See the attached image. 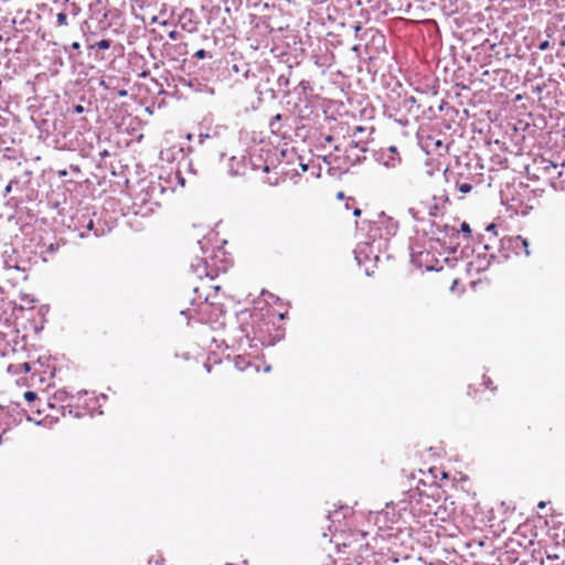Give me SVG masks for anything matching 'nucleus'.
Here are the masks:
<instances>
[{
  "label": "nucleus",
  "instance_id": "nucleus-37",
  "mask_svg": "<svg viewBox=\"0 0 565 565\" xmlns=\"http://www.w3.org/2000/svg\"><path fill=\"white\" fill-rule=\"evenodd\" d=\"M324 141L330 143V142H332V141H333V137H332V136H327V137L324 138Z\"/></svg>",
  "mask_w": 565,
  "mask_h": 565
},
{
  "label": "nucleus",
  "instance_id": "nucleus-25",
  "mask_svg": "<svg viewBox=\"0 0 565 565\" xmlns=\"http://www.w3.org/2000/svg\"><path fill=\"white\" fill-rule=\"evenodd\" d=\"M298 86L299 88H301L303 93H306L307 89L310 87V83L308 81H300Z\"/></svg>",
  "mask_w": 565,
  "mask_h": 565
},
{
  "label": "nucleus",
  "instance_id": "nucleus-20",
  "mask_svg": "<svg viewBox=\"0 0 565 565\" xmlns=\"http://www.w3.org/2000/svg\"><path fill=\"white\" fill-rule=\"evenodd\" d=\"M458 231L459 233L461 232L466 237H469L471 235V228L467 222H462L460 225V230Z\"/></svg>",
  "mask_w": 565,
  "mask_h": 565
},
{
  "label": "nucleus",
  "instance_id": "nucleus-2",
  "mask_svg": "<svg viewBox=\"0 0 565 565\" xmlns=\"http://www.w3.org/2000/svg\"><path fill=\"white\" fill-rule=\"evenodd\" d=\"M264 355H225L227 366H234L238 371L258 373Z\"/></svg>",
  "mask_w": 565,
  "mask_h": 565
},
{
  "label": "nucleus",
  "instance_id": "nucleus-12",
  "mask_svg": "<svg viewBox=\"0 0 565 565\" xmlns=\"http://www.w3.org/2000/svg\"><path fill=\"white\" fill-rule=\"evenodd\" d=\"M202 358H205L203 361V367L206 370L207 373L211 372L213 364H222L224 363L223 359L220 358V355H206L202 354Z\"/></svg>",
  "mask_w": 565,
  "mask_h": 565
},
{
  "label": "nucleus",
  "instance_id": "nucleus-9",
  "mask_svg": "<svg viewBox=\"0 0 565 565\" xmlns=\"http://www.w3.org/2000/svg\"><path fill=\"white\" fill-rule=\"evenodd\" d=\"M191 269L199 278L211 276L209 264L205 258H196L195 262L191 264Z\"/></svg>",
  "mask_w": 565,
  "mask_h": 565
},
{
  "label": "nucleus",
  "instance_id": "nucleus-24",
  "mask_svg": "<svg viewBox=\"0 0 565 565\" xmlns=\"http://www.w3.org/2000/svg\"><path fill=\"white\" fill-rule=\"evenodd\" d=\"M19 367H21L22 372H24V373H29L32 370V365L29 362L19 364Z\"/></svg>",
  "mask_w": 565,
  "mask_h": 565
},
{
  "label": "nucleus",
  "instance_id": "nucleus-14",
  "mask_svg": "<svg viewBox=\"0 0 565 565\" xmlns=\"http://www.w3.org/2000/svg\"><path fill=\"white\" fill-rule=\"evenodd\" d=\"M111 45V41L108 40V39H103L98 42H96L95 44H90L89 45V50H95V49H98V50H108Z\"/></svg>",
  "mask_w": 565,
  "mask_h": 565
},
{
  "label": "nucleus",
  "instance_id": "nucleus-45",
  "mask_svg": "<svg viewBox=\"0 0 565 565\" xmlns=\"http://www.w3.org/2000/svg\"><path fill=\"white\" fill-rule=\"evenodd\" d=\"M269 370H270V365H269V364H266V365L264 366V371H265V372H268Z\"/></svg>",
  "mask_w": 565,
  "mask_h": 565
},
{
  "label": "nucleus",
  "instance_id": "nucleus-40",
  "mask_svg": "<svg viewBox=\"0 0 565 565\" xmlns=\"http://www.w3.org/2000/svg\"><path fill=\"white\" fill-rule=\"evenodd\" d=\"M546 507V503L541 501L539 504H537V508L539 509H544Z\"/></svg>",
  "mask_w": 565,
  "mask_h": 565
},
{
  "label": "nucleus",
  "instance_id": "nucleus-51",
  "mask_svg": "<svg viewBox=\"0 0 565 565\" xmlns=\"http://www.w3.org/2000/svg\"><path fill=\"white\" fill-rule=\"evenodd\" d=\"M338 198H339V199H342V198H343V193H342V192H340V193L338 194Z\"/></svg>",
  "mask_w": 565,
  "mask_h": 565
},
{
  "label": "nucleus",
  "instance_id": "nucleus-36",
  "mask_svg": "<svg viewBox=\"0 0 565 565\" xmlns=\"http://www.w3.org/2000/svg\"><path fill=\"white\" fill-rule=\"evenodd\" d=\"M361 213H362V212H361V210H360V209H355V210L353 211V215H354V216H360V215H361Z\"/></svg>",
  "mask_w": 565,
  "mask_h": 565
},
{
  "label": "nucleus",
  "instance_id": "nucleus-1",
  "mask_svg": "<svg viewBox=\"0 0 565 565\" xmlns=\"http://www.w3.org/2000/svg\"><path fill=\"white\" fill-rule=\"evenodd\" d=\"M367 241L360 243L355 250V259L360 262V254L370 257L375 250L380 252L388 237L394 235L397 230V223L392 218L381 215L377 221L369 224Z\"/></svg>",
  "mask_w": 565,
  "mask_h": 565
},
{
  "label": "nucleus",
  "instance_id": "nucleus-15",
  "mask_svg": "<svg viewBox=\"0 0 565 565\" xmlns=\"http://www.w3.org/2000/svg\"><path fill=\"white\" fill-rule=\"evenodd\" d=\"M13 189L22 191V189L19 186V181L15 179L11 180L7 184V186L4 188V191H3V196L7 198L13 191Z\"/></svg>",
  "mask_w": 565,
  "mask_h": 565
},
{
  "label": "nucleus",
  "instance_id": "nucleus-54",
  "mask_svg": "<svg viewBox=\"0 0 565 565\" xmlns=\"http://www.w3.org/2000/svg\"><path fill=\"white\" fill-rule=\"evenodd\" d=\"M196 300H191V305L194 306Z\"/></svg>",
  "mask_w": 565,
  "mask_h": 565
},
{
  "label": "nucleus",
  "instance_id": "nucleus-39",
  "mask_svg": "<svg viewBox=\"0 0 565 565\" xmlns=\"http://www.w3.org/2000/svg\"><path fill=\"white\" fill-rule=\"evenodd\" d=\"M435 146H436L437 148H440V147H443L444 145H443V141H441V140H436Z\"/></svg>",
  "mask_w": 565,
  "mask_h": 565
},
{
  "label": "nucleus",
  "instance_id": "nucleus-16",
  "mask_svg": "<svg viewBox=\"0 0 565 565\" xmlns=\"http://www.w3.org/2000/svg\"><path fill=\"white\" fill-rule=\"evenodd\" d=\"M56 22H57V25L60 26H65L67 25V14L65 12H60L57 13L56 15Z\"/></svg>",
  "mask_w": 565,
  "mask_h": 565
},
{
  "label": "nucleus",
  "instance_id": "nucleus-8",
  "mask_svg": "<svg viewBox=\"0 0 565 565\" xmlns=\"http://www.w3.org/2000/svg\"><path fill=\"white\" fill-rule=\"evenodd\" d=\"M377 160L386 168H396L402 161L395 146H391L386 150H383L379 154Z\"/></svg>",
  "mask_w": 565,
  "mask_h": 565
},
{
  "label": "nucleus",
  "instance_id": "nucleus-50",
  "mask_svg": "<svg viewBox=\"0 0 565 565\" xmlns=\"http://www.w3.org/2000/svg\"><path fill=\"white\" fill-rule=\"evenodd\" d=\"M79 236H81V237H85V236H86V233L81 232V233H79Z\"/></svg>",
  "mask_w": 565,
  "mask_h": 565
},
{
  "label": "nucleus",
  "instance_id": "nucleus-35",
  "mask_svg": "<svg viewBox=\"0 0 565 565\" xmlns=\"http://www.w3.org/2000/svg\"><path fill=\"white\" fill-rule=\"evenodd\" d=\"M199 138H200V142L202 143V142L204 141V139L209 138V135H202V134H201V135L199 136Z\"/></svg>",
  "mask_w": 565,
  "mask_h": 565
},
{
  "label": "nucleus",
  "instance_id": "nucleus-32",
  "mask_svg": "<svg viewBox=\"0 0 565 565\" xmlns=\"http://www.w3.org/2000/svg\"><path fill=\"white\" fill-rule=\"evenodd\" d=\"M483 385L487 387V388H490V385L492 384L491 380L489 377H487L486 375H483Z\"/></svg>",
  "mask_w": 565,
  "mask_h": 565
},
{
  "label": "nucleus",
  "instance_id": "nucleus-38",
  "mask_svg": "<svg viewBox=\"0 0 565 565\" xmlns=\"http://www.w3.org/2000/svg\"><path fill=\"white\" fill-rule=\"evenodd\" d=\"M207 298H209V295H205V296L200 295V296H199V300H200L201 302H202V299H203L204 301H206V300H207Z\"/></svg>",
  "mask_w": 565,
  "mask_h": 565
},
{
  "label": "nucleus",
  "instance_id": "nucleus-30",
  "mask_svg": "<svg viewBox=\"0 0 565 565\" xmlns=\"http://www.w3.org/2000/svg\"><path fill=\"white\" fill-rule=\"evenodd\" d=\"M278 81H279V85L287 86L289 84L288 77H285L284 75H281Z\"/></svg>",
  "mask_w": 565,
  "mask_h": 565
},
{
  "label": "nucleus",
  "instance_id": "nucleus-53",
  "mask_svg": "<svg viewBox=\"0 0 565 565\" xmlns=\"http://www.w3.org/2000/svg\"><path fill=\"white\" fill-rule=\"evenodd\" d=\"M58 394H60V395H62V394H66V392H65V391H63V392H62V391H58Z\"/></svg>",
  "mask_w": 565,
  "mask_h": 565
},
{
  "label": "nucleus",
  "instance_id": "nucleus-27",
  "mask_svg": "<svg viewBox=\"0 0 565 565\" xmlns=\"http://www.w3.org/2000/svg\"><path fill=\"white\" fill-rule=\"evenodd\" d=\"M245 342L248 344V347H249L250 349H256V348H257V344H256V343H254V339H253V340H252V339H249V337H248V335H246V337H245Z\"/></svg>",
  "mask_w": 565,
  "mask_h": 565
},
{
  "label": "nucleus",
  "instance_id": "nucleus-47",
  "mask_svg": "<svg viewBox=\"0 0 565 565\" xmlns=\"http://www.w3.org/2000/svg\"><path fill=\"white\" fill-rule=\"evenodd\" d=\"M140 76H141V77H147V76H148V73H147V72H142V73L140 74Z\"/></svg>",
  "mask_w": 565,
  "mask_h": 565
},
{
  "label": "nucleus",
  "instance_id": "nucleus-44",
  "mask_svg": "<svg viewBox=\"0 0 565 565\" xmlns=\"http://www.w3.org/2000/svg\"><path fill=\"white\" fill-rule=\"evenodd\" d=\"M447 103L446 102H441L440 106H439V110H444V106L446 105Z\"/></svg>",
  "mask_w": 565,
  "mask_h": 565
},
{
  "label": "nucleus",
  "instance_id": "nucleus-6",
  "mask_svg": "<svg viewBox=\"0 0 565 565\" xmlns=\"http://www.w3.org/2000/svg\"><path fill=\"white\" fill-rule=\"evenodd\" d=\"M52 355H39L36 363L33 365L34 373H38L41 377V381H45L46 376L54 377L55 376V366L51 365Z\"/></svg>",
  "mask_w": 565,
  "mask_h": 565
},
{
  "label": "nucleus",
  "instance_id": "nucleus-41",
  "mask_svg": "<svg viewBox=\"0 0 565 565\" xmlns=\"http://www.w3.org/2000/svg\"><path fill=\"white\" fill-rule=\"evenodd\" d=\"M428 113H429L428 117L435 116V111H434L433 107L428 108Z\"/></svg>",
  "mask_w": 565,
  "mask_h": 565
},
{
  "label": "nucleus",
  "instance_id": "nucleus-23",
  "mask_svg": "<svg viewBox=\"0 0 565 565\" xmlns=\"http://www.w3.org/2000/svg\"><path fill=\"white\" fill-rule=\"evenodd\" d=\"M8 372H9V373H12V374H18V373H21V372H22V369H21V367H19V364H18V365H12V364H10V365L8 366Z\"/></svg>",
  "mask_w": 565,
  "mask_h": 565
},
{
  "label": "nucleus",
  "instance_id": "nucleus-52",
  "mask_svg": "<svg viewBox=\"0 0 565 565\" xmlns=\"http://www.w3.org/2000/svg\"><path fill=\"white\" fill-rule=\"evenodd\" d=\"M199 291V288L198 287H194L193 288V292H198Z\"/></svg>",
  "mask_w": 565,
  "mask_h": 565
},
{
  "label": "nucleus",
  "instance_id": "nucleus-26",
  "mask_svg": "<svg viewBox=\"0 0 565 565\" xmlns=\"http://www.w3.org/2000/svg\"><path fill=\"white\" fill-rule=\"evenodd\" d=\"M537 47L540 51H546L550 49V42L547 40H545V41L541 42Z\"/></svg>",
  "mask_w": 565,
  "mask_h": 565
},
{
  "label": "nucleus",
  "instance_id": "nucleus-48",
  "mask_svg": "<svg viewBox=\"0 0 565 565\" xmlns=\"http://www.w3.org/2000/svg\"><path fill=\"white\" fill-rule=\"evenodd\" d=\"M179 182L184 185V179L183 178H179Z\"/></svg>",
  "mask_w": 565,
  "mask_h": 565
},
{
  "label": "nucleus",
  "instance_id": "nucleus-13",
  "mask_svg": "<svg viewBox=\"0 0 565 565\" xmlns=\"http://www.w3.org/2000/svg\"><path fill=\"white\" fill-rule=\"evenodd\" d=\"M403 104H404V107L407 109V111L411 114L415 113L417 115V111L420 108V105L417 104V100L414 96L406 97L404 99Z\"/></svg>",
  "mask_w": 565,
  "mask_h": 565
},
{
  "label": "nucleus",
  "instance_id": "nucleus-3",
  "mask_svg": "<svg viewBox=\"0 0 565 565\" xmlns=\"http://www.w3.org/2000/svg\"><path fill=\"white\" fill-rule=\"evenodd\" d=\"M431 234L436 237L437 242L447 246L449 253L455 254L457 252L458 243H456V239L459 236V231L455 226L434 224Z\"/></svg>",
  "mask_w": 565,
  "mask_h": 565
},
{
  "label": "nucleus",
  "instance_id": "nucleus-28",
  "mask_svg": "<svg viewBox=\"0 0 565 565\" xmlns=\"http://www.w3.org/2000/svg\"><path fill=\"white\" fill-rule=\"evenodd\" d=\"M74 113L76 114H83L85 111V108L82 105H75L73 107Z\"/></svg>",
  "mask_w": 565,
  "mask_h": 565
},
{
  "label": "nucleus",
  "instance_id": "nucleus-42",
  "mask_svg": "<svg viewBox=\"0 0 565 565\" xmlns=\"http://www.w3.org/2000/svg\"><path fill=\"white\" fill-rule=\"evenodd\" d=\"M119 96L124 97L127 95V90L122 89L118 93Z\"/></svg>",
  "mask_w": 565,
  "mask_h": 565
},
{
  "label": "nucleus",
  "instance_id": "nucleus-29",
  "mask_svg": "<svg viewBox=\"0 0 565 565\" xmlns=\"http://www.w3.org/2000/svg\"><path fill=\"white\" fill-rule=\"evenodd\" d=\"M194 310L193 309H184V310H181V315L185 316L188 319H190L192 317V312Z\"/></svg>",
  "mask_w": 565,
  "mask_h": 565
},
{
  "label": "nucleus",
  "instance_id": "nucleus-46",
  "mask_svg": "<svg viewBox=\"0 0 565 565\" xmlns=\"http://www.w3.org/2000/svg\"><path fill=\"white\" fill-rule=\"evenodd\" d=\"M301 169H302V171H307L308 170V166L307 164H301Z\"/></svg>",
  "mask_w": 565,
  "mask_h": 565
},
{
  "label": "nucleus",
  "instance_id": "nucleus-4",
  "mask_svg": "<svg viewBox=\"0 0 565 565\" xmlns=\"http://www.w3.org/2000/svg\"><path fill=\"white\" fill-rule=\"evenodd\" d=\"M188 53V44L184 41L178 43L166 41L162 44L161 54L166 60L170 62L184 61Z\"/></svg>",
  "mask_w": 565,
  "mask_h": 565
},
{
  "label": "nucleus",
  "instance_id": "nucleus-43",
  "mask_svg": "<svg viewBox=\"0 0 565 565\" xmlns=\"http://www.w3.org/2000/svg\"><path fill=\"white\" fill-rule=\"evenodd\" d=\"M163 563H164L163 559H161V561L157 559L154 565H164Z\"/></svg>",
  "mask_w": 565,
  "mask_h": 565
},
{
  "label": "nucleus",
  "instance_id": "nucleus-31",
  "mask_svg": "<svg viewBox=\"0 0 565 565\" xmlns=\"http://www.w3.org/2000/svg\"><path fill=\"white\" fill-rule=\"evenodd\" d=\"M495 228V225L493 223L489 224L487 227H486V231L487 232H491L493 233V235L495 236L497 235V232L494 231Z\"/></svg>",
  "mask_w": 565,
  "mask_h": 565
},
{
  "label": "nucleus",
  "instance_id": "nucleus-33",
  "mask_svg": "<svg viewBox=\"0 0 565 565\" xmlns=\"http://www.w3.org/2000/svg\"><path fill=\"white\" fill-rule=\"evenodd\" d=\"M362 30V26L360 24H356L354 26V31H355V36L358 38L359 36V32Z\"/></svg>",
  "mask_w": 565,
  "mask_h": 565
},
{
  "label": "nucleus",
  "instance_id": "nucleus-11",
  "mask_svg": "<svg viewBox=\"0 0 565 565\" xmlns=\"http://www.w3.org/2000/svg\"><path fill=\"white\" fill-rule=\"evenodd\" d=\"M185 85H188L190 88H192L195 92H205L209 94H213L214 89L210 87L207 84L199 82L196 78H190L185 82Z\"/></svg>",
  "mask_w": 565,
  "mask_h": 565
},
{
  "label": "nucleus",
  "instance_id": "nucleus-18",
  "mask_svg": "<svg viewBox=\"0 0 565 565\" xmlns=\"http://www.w3.org/2000/svg\"><path fill=\"white\" fill-rule=\"evenodd\" d=\"M193 57L199 58V60H204V58H206V57H210V58H211V57H212V55H211L207 51H205V50H203V49H200V50H198V51L193 54Z\"/></svg>",
  "mask_w": 565,
  "mask_h": 565
},
{
  "label": "nucleus",
  "instance_id": "nucleus-10",
  "mask_svg": "<svg viewBox=\"0 0 565 565\" xmlns=\"http://www.w3.org/2000/svg\"><path fill=\"white\" fill-rule=\"evenodd\" d=\"M77 226L84 227L86 231L94 232L96 237L102 236L104 234V230H99L96 227L93 218L89 217L88 214H83L77 220Z\"/></svg>",
  "mask_w": 565,
  "mask_h": 565
},
{
  "label": "nucleus",
  "instance_id": "nucleus-19",
  "mask_svg": "<svg viewBox=\"0 0 565 565\" xmlns=\"http://www.w3.org/2000/svg\"><path fill=\"white\" fill-rule=\"evenodd\" d=\"M427 209L429 216L436 217L438 215L439 207L437 203L428 204Z\"/></svg>",
  "mask_w": 565,
  "mask_h": 565
},
{
  "label": "nucleus",
  "instance_id": "nucleus-7",
  "mask_svg": "<svg viewBox=\"0 0 565 565\" xmlns=\"http://www.w3.org/2000/svg\"><path fill=\"white\" fill-rule=\"evenodd\" d=\"M364 143L351 141L349 147L345 149V159L352 164L362 163L365 160L364 153L366 152Z\"/></svg>",
  "mask_w": 565,
  "mask_h": 565
},
{
  "label": "nucleus",
  "instance_id": "nucleus-34",
  "mask_svg": "<svg viewBox=\"0 0 565 565\" xmlns=\"http://www.w3.org/2000/svg\"><path fill=\"white\" fill-rule=\"evenodd\" d=\"M71 47H72L73 50H79L81 44H79L78 42H73V43L71 44Z\"/></svg>",
  "mask_w": 565,
  "mask_h": 565
},
{
  "label": "nucleus",
  "instance_id": "nucleus-49",
  "mask_svg": "<svg viewBox=\"0 0 565 565\" xmlns=\"http://www.w3.org/2000/svg\"><path fill=\"white\" fill-rule=\"evenodd\" d=\"M328 519H331L332 522H334V519H332L331 512H328Z\"/></svg>",
  "mask_w": 565,
  "mask_h": 565
},
{
  "label": "nucleus",
  "instance_id": "nucleus-22",
  "mask_svg": "<svg viewBox=\"0 0 565 565\" xmlns=\"http://www.w3.org/2000/svg\"><path fill=\"white\" fill-rule=\"evenodd\" d=\"M471 190H472V185H471V184H469V183H461V184L459 185V191H460L461 193H469Z\"/></svg>",
  "mask_w": 565,
  "mask_h": 565
},
{
  "label": "nucleus",
  "instance_id": "nucleus-21",
  "mask_svg": "<svg viewBox=\"0 0 565 565\" xmlns=\"http://www.w3.org/2000/svg\"><path fill=\"white\" fill-rule=\"evenodd\" d=\"M36 398H38V395H36V393H35V392H33V391H26V392L24 393V399H25L26 402H29V403L34 402Z\"/></svg>",
  "mask_w": 565,
  "mask_h": 565
},
{
  "label": "nucleus",
  "instance_id": "nucleus-17",
  "mask_svg": "<svg viewBox=\"0 0 565 565\" xmlns=\"http://www.w3.org/2000/svg\"><path fill=\"white\" fill-rule=\"evenodd\" d=\"M168 36L170 40L175 41L177 43L183 41L182 33H180L179 31H175V30L170 31Z\"/></svg>",
  "mask_w": 565,
  "mask_h": 565
},
{
  "label": "nucleus",
  "instance_id": "nucleus-5",
  "mask_svg": "<svg viewBox=\"0 0 565 565\" xmlns=\"http://www.w3.org/2000/svg\"><path fill=\"white\" fill-rule=\"evenodd\" d=\"M501 245L504 249H510L515 254H520L522 250L525 256H530L529 242L522 236H512L501 239Z\"/></svg>",
  "mask_w": 565,
  "mask_h": 565
}]
</instances>
